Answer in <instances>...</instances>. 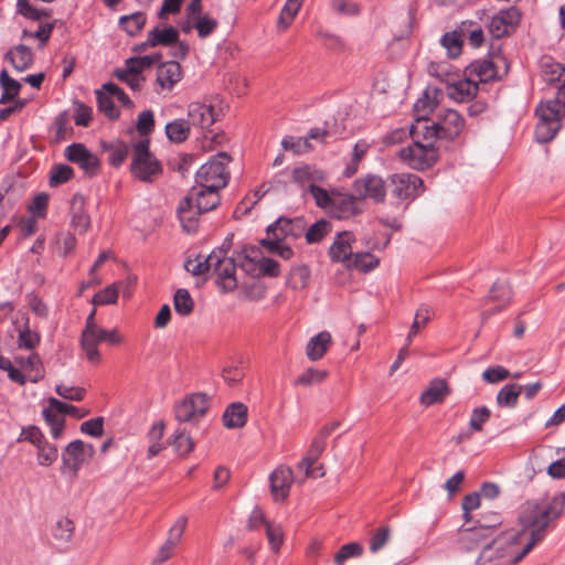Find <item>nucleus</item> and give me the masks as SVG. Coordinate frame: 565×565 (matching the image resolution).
Listing matches in <instances>:
<instances>
[{"mask_svg":"<svg viewBox=\"0 0 565 565\" xmlns=\"http://www.w3.org/2000/svg\"><path fill=\"white\" fill-rule=\"evenodd\" d=\"M565 507V494L558 493L547 502L529 501L520 513V522L530 539L521 553L513 557L514 562L522 559L537 543L545 537V531L551 522L561 516Z\"/></svg>","mask_w":565,"mask_h":565,"instance_id":"f257e3e1","label":"nucleus"},{"mask_svg":"<svg viewBox=\"0 0 565 565\" xmlns=\"http://www.w3.org/2000/svg\"><path fill=\"white\" fill-rule=\"evenodd\" d=\"M230 160L231 158L226 152H218L202 164L196 172L195 186L210 189V207L220 204L218 191L227 184L230 177L227 164Z\"/></svg>","mask_w":565,"mask_h":565,"instance_id":"f03ea898","label":"nucleus"},{"mask_svg":"<svg viewBox=\"0 0 565 565\" xmlns=\"http://www.w3.org/2000/svg\"><path fill=\"white\" fill-rule=\"evenodd\" d=\"M418 125H420L418 122ZM465 127V119L455 109L446 108L440 109L436 114V118L430 125L427 120L423 126H417L412 131L414 135H423L424 140L428 139H455L462 131Z\"/></svg>","mask_w":565,"mask_h":565,"instance_id":"7ed1b4c3","label":"nucleus"},{"mask_svg":"<svg viewBox=\"0 0 565 565\" xmlns=\"http://www.w3.org/2000/svg\"><path fill=\"white\" fill-rule=\"evenodd\" d=\"M209 204L210 189L193 186L178 206V215L184 231L194 232L198 227L199 215L216 207H210Z\"/></svg>","mask_w":565,"mask_h":565,"instance_id":"20e7f679","label":"nucleus"},{"mask_svg":"<svg viewBox=\"0 0 565 565\" xmlns=\"http://www.w3.org/2000/svg\"><path fill=\"white\" fill-rule=\"evenodd\" d=\"M564 107L559 99L541 102L535 109L537 122L535 127V139L540 143L551 141L561 128V117Z\"/></svg>","mask_w":565,"mask_h":565,"instance_id":"39448f33","label":"nucleus"},{"mask_svg":"<svg viewBox=\"0 0 565 565\" xmlns=\"http://www.w3.org/2000/svg\"><path fill=\"white\" fill-rule=\"evenodd\" d=\"M130 171L137 180L142 182H152L161 174V164L150 152L148 139L134 143Z\"/></svg>","mask_w":565,"mask_h":565,"instance_id":"423d86ee","label":"nucleus"},{"mask_svg":"<svg viewBox=\"0 0 565 565\" xmlns=\"http://www.w3.org/2000/svg\"><path fill=\"white\" fill-rule=\"evenodd\" d=\"M270 256L265 255L259 247L249 245L243 248L242 254L238 255V262L243 270L248 274L277 276L280 265Z\"/></svg>","mask_w":565,"mask_h":565,"instance_id":"0eeeda50","label":"nucleus"},{"mask_svg":"<svg viewBox=\"0 0 565 565\" xmlns=\"http://www.w3.org/2000/svg\"><path fill=\"white\" fill-rule=\"evenodd\" d=\"M211 270L216 276V284L223 292L236 289V263L232 257L226 256V250L218 248L210 254Z\"/></svg>","mask_w":565,"mask_h":565,"instance_id":"6e6552de","label":"nucleus"},{"mask_svg":"<svg viewBox=\"0 0 565 565\" xmlns=\"http://www.w3.org/2000/svg\"><path fill=\"white\" fill-rule=\"evenodd\" d=\"M434 140H425V143L418 140L413 141V143L401 149V159L416 170L430 168L438 159V150L433 143Z\"/></svg>","mask_w":565,"mask_h":565,"instance_id":"1a4fd4ad","label":"nucleus"},{"mask_svg":"<svg viewBox=\"0 0 565 565\" xmlns=\"http://www.w3.org/2000/svg\"><path fill=\"white\" fill-rule=\"evenodd\" d=\"M94 454L95 448L90 444L79 439L70 443L62 451V473L76 479L81 467L93 458Z\"/></svg>","mask_w":565,"mask_h":565,"instance_id":"9d476101","label":"nucleus"},{"mask_svg":"<svg viewBox=\"0 0 565 565\" xmlns=\"http://www.w3.org/2000/svg\"><path fill=\"white\" fill-rule=\"evenodd\" d=\"M515 539V534H507L486 543L476 565H504L505 558L512 554Z\"/></svg>","mask_w":565,"mask_h":565,"instance_id":"9b49d317","label":"nucleus"},{"mask_svg":"<svg viewBox=\"0 0 565 565\" xmlns=\"http://www.w3.org/2000/svg\"><path fill=\"white\" fill-rule=\"evenodd\" d=\"M210 408V398L204 393L185 396L174 407V415L180 423H196Z\"/></svg>","mask_w":565,"mask_h":565,"instance_id":"f8f14e48","label":"nucleus"},{"mask_svg":"<svg viewBox=\"0 0 565 565\" xmlns=\"http://www.w3.org/2000/svg\"><path fill=\"white\" fill-rule=\"evenodd\" d=\"M494 521L491 524L480 523L471 527L460 530V545L465 551H472L478 547H482L486 543H490L493 534V530L501 524L499 514L492 515Z\"/></svg>","mask_w":565,"mask_h":565,"instance_id":"ddd939ff","label":"nucleus"},{"mask_svg":"<svg viewBox=\"0 0 565 565\" xmlns=\"http://www.w3.org/2000/svg\"><path fill=\"white\" fill-rule=\"evenodd\" d=\"M330 136L327 127L310 128L303 137L285 136V151H292L298 156L307 154L315 149L311 140L324 145L328 143Z\"/></svg>","mask_w":565,"mask_h":565,"instance_id":"4468645a","label":"nucleus"},{"mask_svg":"<svg viewBox=\"0 0 565 565\" xmlns=\"http://www.w3.org/2000/svg\"><path fill=\"white\" fill-rule=\"evenodd\" d=\"M423 180L413 173H396L391 178V194L396 200L412 201L423 191Z\"/></svg>","mask_w":565,"mask_h":565,"instance_id":"2eb2a0df","label":"nucleus"},{"mask_svg":"<svg viewBox=\"0 0 565 565\" xmlns=\"http://www.w3.org/2000/svg\"><path fill=\"white\" fill-rule=\"evenodd\" d=\"M352 191L359 200H372L381 203L386 196L385 181L376 174L358 178L352 184Z\"/></svg>","mask_w":565,"mask_h":565,"instance_id":"dca6fc26","label":"nucleus"},{"mask_svg":"<svg viewBox=\"0 0 565 565\" xmlns=\"http://www.w3.org/2000/svg\"><path fill=\"white\" fill-rule=\"evenodd\" d=\"M260 526L265 527L270 550L275 553H279L282 545V529L280 524L269 522L266 519L263 510L258 507H255L248 516V529L257 530Z\"/></svg>","mask_w":565,"mask_h":565,"instance_id":"f3484780","label":"nucleus"},{"mask_svg":"<svg viewBox=\"0 0 565 565\" xmlns=\"http://www.w3.org/2000/svg\"><path fill=\"white\" fill-rule=\"evenodd\" d=\"M65 158L76 163L86 175L94 177L99 172L100 160L83 143H72L65 148Z\"/></svg>","mask_w":565,"mask_h":565,"instance_id":"a211bd4d","label":"nucleus"},{"mask_svg":"<svg viewBox=\"0 0 565 565\" xmlns=\"http://www.w3.org/2000/svg\"><path fill=\"white\" fill-rule=\"evenodd\" d=\"M521 21V13L515 7L500 10L489 23V32L494 39L509 35Z\"/></svg>","mask_w":565,"mask_h":565,"instance_id":"6ab92c4d","label":"nucleus"},{"mask_svg":"<svg viewBox=\"0 0 565 565\" xmlns=\"http://www.w3.org/2000/svg\"><path fill=\"white\" fill-rule=\"evenodd\" d=\"M217 119V114L211 102H192L188 106V121L191 126L206 129Z\"/></svg>","mask_w":565,"mask_h":565,"instance_id":"aec40b11","label":"nucleus"},{"mask_svg":"<svg viewBox=\"0 0 565 565\" xmlns=\"http://www.w3.org/2000/svg\"><path fill=\"white\" fill-rule=\"evenodd\" d=\"M74 533V521L66 515H58L51 525V535L54 541V545L62 551H67L70 548Z\"/></svg>","mask_w":565,"mask_h":565,"instance_id":"412c9836","label":"nucleus"},{"mask_svg":"<svg viewBox=\"0 0 565 565\" xmlns=\"http://www.w3.org/2000/svg\"><path fill=\"white\" fill-rule=\"evenodd\" d=\"M106 330L100 327H95L90 330H83L81 338V347L85 353L86 359L93 363L100 362V353L97 348L99 342H105Z\"/></svg>","mask_w":565,"mask_h":565,"instance_id":"4be33fe9","label":"nucleus"},{"mask_svg":"<svg viewBox=\"0 0 565 565\" xmlns=\"http://www.w3.org/2000/svg\"><path fill=\"white\" fill-rule=\"evenodd\" d=\"M512 298L511 286L505 280H497L489 291V300L495 302V307L482 312L483 319L503 310L509 306Z\"/></svg>","mask_w":565,"mask_h":565,"instance_id":"5701e85b","label":"nucleus"},{"mask_svg":"<svg viewBox=\"0 0 565 565\" xmlns=\"http://www.w3.org/2000/svg\"><path fill=\"white\" fill-rule=\"evenodd\" d=\"M282 217H278L274 223L267 226L266 237L259 241V248L265 255H278L282 256V228L280 222Z\"/></svg>","mask_w":565,"mask_h":565,"instance_id":"b1692460","label":"nucleus"},{"mask_svg":"<svg viewBox=\"0 0 565 565\" xmlns=\"http://www.w3.org/2000/svg\"><path fill=\"white\" fill-rule=\"evenodd\" d=\"M353 234L351 232L338 233L332 245L329 248V256L333 263H343L348 265L352 252Z\"/></svg>","mask_w":565,"mask_h":565,"instance_id":"393cba45","label":"nucleus"},{"mask_svg":"<svg viewBox=\"0 0 565 565\" xmlns=\"http://www.w3.org/2000/svg\"><path fill=\"white\" fill-rule=\"evenodd\" d=\"M356 200L354 193L350 195L335 194L328 212L338 220L349 218L360 212Z\"/></svg>","mask_w":565,"mask_h":565,"instance_id":"a878e982","label":"nucleus"},{"mask_svg":"<svg viewBox=\"0 0 565 565\" xmlns=\"http://www.w3.org/2000/svg\"><path fill=\"white\" fill-rule=\"evenodd\" d=\"M182 78V68L178 62L162 63L157 70L156 82L161 90H171Z\"/></svg>","mask_w":565,"mask_h":565,"instance_id":"bb28decb","label":"nucleus"},{"mask_svg":"<svg viewBox=\"0 0 565 565\" xmlns=\"http://www.w3.org/2000/svg\"><path fill=\"white\" fill-rule=\"evenodd\" d=\"M477 93L478 84L470 77L448 84L447 87L449 98L457 103L470 102Z\"/></svg>","mask_w":565,"mask_h":565,"instance_id":"cd10ccee","label":"nucleus"},{"mask_svg":"<svg viewBox=\"0 0 565 565\" xmlns=\"http://www.w3.org/2000/svg\"><path fill=\"white\" fill-rule=\"evenodd\" d=\"M326 446H327L326 438L321 437L320 435H317L313 438L307 456L302 459V461L300 463L301 469H305L307 476L322 477L324 475L323 471H321L319 475H316L312 466L316 463L318 458L321 456V454L326 449Z\"/></svg>","mask_w":565,"mask_h":565,"instance_id":"c85d7f7f","label":"nucleus"},{"mask_svg":"<svg viewBox=\"0 0 565 565\" xmlns=\"http://www.w3.org/2000/svg\"><path fill=\"white\" fill-rule=\"evenodd\" d=\"M467 74L470 78L478 82L487 83L497 77L494 64L489 60H477L467 67Z\"/></svg>","mask_w":565,"mask_h":565,"instance_id":"c756f323","label":"nucleus"},{"mask_svg":"<svg viewBox=\"0 0 565 565\" xmlns=\"http://www.w3.org/2000/svg\"><path fill=\"white\" fill-rule=\"evenodd\" d=\"M6 58L18 72H23L32 65L33 53L29 46L19 44L6 53Z\"/></svg>","mask_w":565,"mask_h":565,"instance_id":"7c9ffc66","label":"nucleus"},{"mask_svg":"<svg viewBox=\"0 0 565 565\" xmlns=\"http://www.w3.org/2000/svg\"><path fill=\"white\" fill-rule=\"evenodd\" d=\"M331 344V334L328 331H321L310 338L306 347V353L310 361L320 360L328 351Z\"/></svg>","mask_w":565,"mask_h":565,"instance_id":"2f4dec72","label":"nucleus"},{"mask_svg":"<svg viewBox=\"0 0 565 565\" xmlns=\"http://www.w3.org/2000/svg\"><path fill=\"white\" fill-rule=\"evenodd\" d=\"M222 419L226 428H241L247 420V407L239 402L233 403L226 407Z\"/></svg>","mask_w":565,"mask_h":565,"instance_id":"473e14b6","label":"nucleus"},{"mask_svg":"<svg viewBox=\"0 0 565 565\" xmlns=\"http://www.w3.org/2000/svg\"><path fill=\"white\" fill-rule=\"evenodd\" d=\"M448 393L447 382L443 379L433 380L420 395V403L430 406L441 403Z\"/></svg>","mask_w":565,"mask_h":565,"instance_id":"72a5a7b5","label":"nucleus"},{"mask_svg":"<svg viewBox=\"0 0 565 565\" xmlns=\"http://www.w3.org/2000/svg\"><path fill=\"white\" fill-rule=\"evenodd\" d=\"M179 40V32L173 26H164L160 28L157 26L149 31V44L151 46H170L178 42Z\"/></svg>","mask_w":565,"mask_h":565,"instance_id":"f704fd0d","label":"nucleus"},{"mask_svg":"<svg viewBox=\"0 0 565 565\" xmlns=\"http://www.w3.org/2000/svg\"><path fill=\"white\" fill-rule=\"evenodd\" d=\"M102 148L109 153V164L116 168L122 164V162L126 160L129 153V146L120 140H116L113 142L103 141Z\"/></svg>","mask_w":565,"mask_h":565,"instance_id":"c9c22d12","label":"nucleus"},{"mask_svg":"<svg viewBox=\"0 0 565 565\" xmlns=\"http://www.w3.org/2000/svg\"><path fill=\"white\" fill-rule=\"evenodd\" d=\"M84 198L79 194H75L72 198V225L81 233L86 232L90 226L89 216L83 212Z\"/></svg>","mask_w":565,"mask_h":565,"instance_id":"e433bc0d","label":"nucleus"},{"mask_svg":"<svg viewBox=\"0 0 565 565\" xmlns=\"http://www.w3.org/2000/svg\"><path fill=\"white\" fill-rule=\"evenodd\" d=\"M523 386L515 383L505 384L497 394V404L500 407L513 408L518 404Z\"/></svg>","mask_w":565,"mask_h":565,"instance_id":"4c0bfd02","label":"nucleus"},{"mask_svg":"<svg viewBox=\"0 0 565 565\" xmlns=\"http://www.w3.org/2000/svg\"><path fill=\"white\" fill-rule=\"evenodd\" d=\"M17 362L20 365L22 373H25L30 381L38 382L43 377L41 361L38 354H30L26 358H18Z\"/></svg>","mask_w":565,"mask_h":565,"instance_id":"58836bf2","label":"nucleus"},{"mask_svg":"<svg viewBox=\"0 0 565 565\" xmlns=\"http://www.w3.org/2000/svg\"><path fill=\"white\" fill-rule=\"evenodd\" d=\"M146 22L147 17L143 12H135L119 18V26L130 36L139 34Z\"/></svg>","mask_w":565,"mask_h":565,"instance_id":"ea45409f","label":"nucleus"},{"mask_svg":"<svg viewBox=\"0 0 565 565\" xmlns=\"http://www.w3.org/2000/svg\"><path fill=\"white\" fill-rule=\"evenodd\" d=\"M191 125L188 119H175L166 125V134L172 142H183L190 135Z\"/></svg>","mask_w":565,"mask_h":565,"instance_id":"a19ab883","label":"nucleus"},{"mask_svg":"<svg viewBox=\"0 0 565 565\" xmlns=\"http://www.w3.org/2000/svg\"><path fill=\"white\" fill-rule=\"evenodd\" d=\"M379 263V258L371 253L358 252L353 253L347 267L367 273L377 267Z\"/></svg>","mask_w":565,"mask_h":565,"instance_id":"79ce46f5","label":"nucleus"},{"mask_svg":"<svg viewBox=\"0 0 565 565\" xmlns=\"http://www.w3.org/2000/svg\"><path fill=\"white\" fill-rule=\"evenodd\" d=\"M115 75L132 90H140L145 82L143 75L131 65L125 64L124 68L116 70Z\"/></svg>","mask_w":565,"mask_h":565,"instance_id":"37998d69","label":"nucleus"},{"mask_svg":"<svg viewBox=\"0 0 565 565\" xmlns=\"http://www.w3.org/2000/svg\"><path fill=\"white\" fill-rule=\"evenodd\" d=\"M331 231L332 224L326 218H320L310 226H307L306 242L308 244L320 243Z\"/></svg>","mask_w":565,"mask_h":565,"instance_id":"c03bdc74","label":"nucleus"},{"mask_svg":"<svg viewBox=\"0 0 565 565\" xmlns=\"http://www.w3.org/2000/svg\"><path fill=\"white\" fill-rule=\"evenodd\" d=\"M310 280V269L306 265H299L290 269L288 274L287 285L295 289H305Z\"/></svg>","mask_w":565,"mask_h":565,"instance_id":"a18cd8bd","label":"nucleus"},{"mask_svg":"<svg viewBox=\"0 0 565 565\" xmlns=\"http://www.w3.org/2000/svg\"><path fill=\"white\" fill-rule=\"evenodd\" d=\"M440 44L446 49L450 58H456L461 54L462 41L457 31L445 33L440 39Z\"/></svg>","mask_w":565,"mask_h":565,"instance_id":"49530a36","label":"nucleus"},{"mask_svg":"<svg viewBox=\"0 0 565 565\" xmlns=\"http://www.w3.org/2000/svg\"><path fill=\"white\" fill-rule=\"evenodd\" d=\"M363 546L358 542H350L342 545L339 551L334 555V564L335 565H344V563L350 558H356L362 556Z\"/></svg>","mask_w":565,"mask_h":565,"instance_id":"de8ad7c7","label":"nucleus"},{"mask_svg":"<svg viewBox=\"0 0 565 565\" xmlns=\"http://www.w3.org/2000/svg\"><path fill=\"white\" fill-rule=\"evenodd\" d=\"M42 414L45 422L50 426L52 437L54 439H58L63 434L65 419L60 414L55 413V411L50 405L43 409Z\"/></svg>","mask_w":565,"mask_h":565,"instance_id":"09e8293b","label":"nucleus"},{"mask_svg":"<svg viewBox=\"0 0 565 565\" xmlns=\"http://www.w3.org/2000/svg\"><path fill=\"white\" fill-rule=\"evenodd\" d=\"M173 305L180 316H189L194 309V301L190 292L184 288H180L175 291Z\"/></svg>","mask_w":565,"mask_h":565,"instance_id":"8fccbe9b","label":"nucleus"},{"mask_svg":"<svg viewBox=\"0 0 565 565\" xmlns=\"http://www.w3.org/2000/svg\"><path fill=\"white\" fill-rule=\"evenodd\" d=\"M328 376V371L308 367L296 380L297 385L311 386L322 383Z\"/></svg>","mask_w":565,"mask_h":565,"instance_id":"3c124183","label":"nucleus"},{"mask_svg":"<svg viewBox=\"0 0 565 565\" xmlns=\"http://www.w3.org/2000/svg\"><path fill=\"white\" fill-rule=\"evenodd\" d=\"M543 78L546 83L558 89V86L564 82L565 78V67L558 63L545 65Z\"/></svg>","mask_w":565,"mask_h":565,"instance_id":"603ef678","label":"nucleus"},{"mask_svg":"<svg viewBox=\"0 0 565 565\" xmlns=\"http://www.w3.org/2000/svg\"><path fill=\"white\" fill-rule=\"evenodd\" d=\"M118 285L113 284L104 288L103 290L95 294V296L92 299V303L95 306H105V305H113L117 302L118 299Z\"/></svg>","mask_w":565,"mask_h":565,"instance_id":"864d4df0","label":"nucleus"},{"mask_svg":"<svg viewBox=\"0 0 565 565\" xmlns=\"http://www.w3.org/2000/svg\"><path fill=\"white\" fill-rule=\"evenodd\" d=\"M173 446L180 456H188L194 448V441L184 429H179L175 431Z\"/></svg>","mask_w":565,"mask_h":565,"instance_id":"5fc2aeb1","label":"nucleus"},{"mask_svg":"<svg viewBox=\"0 0 565 565\" xmlns=\"http://www.w3.org/2000/svg\"><path fill=\"white\" fill-rule=\"evenodd\" d=\"M490 417L491 411L487 406L476 407L469 419V428L473 431H481Z\"/></svg>","mask_w":565,"mask_h":565,"instance_id":"6e6d98bb","label":"nucleus"},{"mask_svg":"<svg viewBox=\"0 0 565 565\" xmlns=\"http://www.w3.org/2000/svg\"><path fill=\"white\" fill-rule=\"evenodd\" d=\"M96 96L98 109L110 119L117 118L118 111L116 110L113 103L114 97L109 95L107 92H105L104 88L102 90H97Z\"/></svg>","mask_w":565,"mask_h":565,"instance_id":"4d7b16f0","label":"nucleus"},{"mask_svg":"<svg viewBox=\"0 0 565 565\" xmlns=\"http://www.w3.org/2000/svg\"><path fill=\"white\" fill-rule=\"evenodd\" d=\"M74 175V170L66 164H56L51 170L50 184L52 186L62 184L71 180Z\"/></svg>","mask_w":565,"mask_h":565,"instance_id":"13d9d810","label":"nucleus"},{"mask_svg":"<svg viewBox=\"0 0 565 565\" xmlns=\"http://www.w3.org/2000/svg\"><path fill=\"white\" fill-rule=\"evenodd\" d=\"M58 457V449L55 445L47 444L44 447L38 449L36 460L39 466L41 467H50L52 466Z\"/></svg>","mask_w":565,"mask_h":565,"instance_id":"bf43d9fd","label":"nucleus"},{"mask_svg":"<svg viewBox=\"0 0 565 565\" xmlns=\"http://www.w3.org/2000/svg\"><path fill=\"white\" fill-rule=\"evenodd\" d=\"M308 189L316 204L319 207L328 211L330 209L332 199L333 196H335V194H329L327 190L316 184H309Z\"/></svg>","mask_w":565,"mask_h":565,"instance_id":"052dcab7","label":"nucleus"},{"mask_svg":"<svg viewBox=\"0 0 565 565\" xmlns=\"http://www.w3.org/2000/svg\"><path fill=\"white\" fill-rule=\"evenodd\" d=\"M390 535L391 529L388 526L379 527L370 539V551L372 553L381 551L387 544Z\"/></svg>","mask_w":565,"mask_h":565,"instance_id":"680f3d73","label":"nucleus"},{"mask_svg":"<svg viewBox=\"0 0 565 565\" xmlns=\"http://www.w3.org/2000/svg\"><path fill=\"white\" fill-rule=\"evenodd\" d=\"M217 21L209 15H198L195 18V29L198 31V35L202 39L211 35L215 29L217 28Z\"/></svg>","mask_w":565,"mask_h":565,"instance_id":"e2e57ef3","label":"nucleus"},{"mask_svg":"<svg viewBox=\"0 0 565 565\" xmlns=\"http://www.w3.org/2000/svg\"><path fill=\"white\" fill-rule=\"evenodd\" d=\"M49 405L55 411V413L60 414L61 416L68 414L76 418H82L87 414V412H82L77 407L63 403L55 397L49 398Z\"/></svg>","mask_w":565,"mask_h":565,"instance_id":"0e129e2a","label":"nucleus"},{"mask_svg":"<svg viewBox=\"0 0 565 565\" xmlns=\"http://www.w3.org/2000/svg\"><path fill=\"white\" fill-rule=\"evenodd\" d=\"M185 269L194 276H201L211 270L210 255L206 257H196L185 263Z\"/></svg>","mask_w":565,"mask_h":565,"instance_id":"69168bd1","label":"nucleus"},{"mask_svg":"<svg viewBox=\"0 0 565 565\" xmlns=\"http://www.w3.org/2000/svg\"><path fill=\"white\" fill-rule=\"evenodd\" d=\"M17 8L20 14L34 21H40L47 14L45 10L34 8L30 0H18Z\"/></svg>","mask_w":565,"mask_h":565,"instance_id":"338daca9","label":"nucleus"},{"mask_svg":"<svg viewBox=\"0 0 565 565\" xmlns=\"http://www.w3.org/2000/svg\"><path fill=\"white\" fill-rule=\"evenodd\" d=\"M307 224L302 217L290 220L285 217V237H300L302 234L306 235Z\"/></svg>","mask_w":565,"mask_h":565,"instance_id":"774afa93","label":"nucleus"}]
</instances>
